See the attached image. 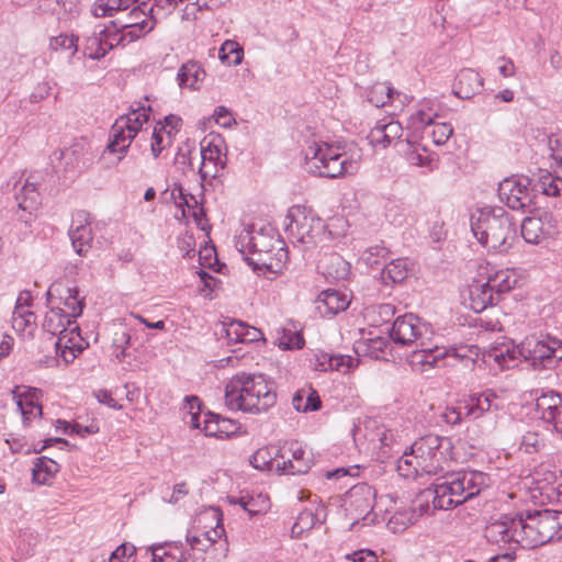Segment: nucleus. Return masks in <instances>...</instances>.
<instances>
[{
	"instance_id": "obj_1",
	"label": "nucleus",
	"mask_w": 562,
	"mask_h": 562,
	"mask_svg": "<svg viewBox=\"0 0 562 562\" xmlns=\"http://www.w3.org/2000/svg\"><path fill=\"white\" fill-rule=\"evenodd\" d=\"M273 385L262 373H237L225 386V405L235 412L266 413L277 403Z\"/></svg>"
},
{
	"instance_id": "obj_2",
	"label": "nucleus",
	"mask_w": 562,
	"mask_h": 562,
	"mask_svg": "<svg viewBox=\"0 0 562 562\" xmlns=\"http://www.w3.org/2000/svg\"><path fill=\"white\" fill-rule=\"evenodd\" d=\"M390 337L395 344L415 348L411 356V363L414 367H437L439 358L446 353L432 342L431 326L413 314L398 316L393 323Z\"/></svg>"
},
{
	"instance_id": "obj_3",
	"label": "nucleus",
	"mask_w": 562,
	"mask_h": 562,
	"mask_svg": "<svg viewBox=\"0 0 562 562\" xmlns=\"http://www.w3.org/2000/svg\"><path fill=\"white\" fill-rule=\"evenodd\" d=\"M487 474L475 470L446 472L436 479L434 486V509L448 510L463 504L488 487Z\"/></svg>"
},
{
	"instance_id": "obj_4",
	"label": "nucleus",
	"mask_w": 562,
	"mask_h": 562,
	"mask_svg": "<svg viewBox=\"0 0 562 562\" xmlns=\"http://www.w3.org/2000/svg\"><path fill=\"white\" fill-rule=\"evenodd\" d=\"M471 229L488 251L507 252L517 235L513 217L503 207H485L471 218Z\"/></svg>"
},
{
	"instance_id": "obj_5",
	"label": "nucleus",
	"mask_w": 562,
	"mask_h": 562,
	"mask_svg": "<svg viewBox=\"0 0 562 562\" xmlns=\"http://www.w3.org/2000/svg\"><path fill=\"white\" fill-rule=\"evenodd\" d=\"M305 164L308 172L330 179L353 175L359 169V161L339 144L327 142L311 143L305 150Z\"/></svg>"
},
{
	"instance_id": "obj_6",
	"label": "nucleus",
	"mask_w": 562,
	"mask_h": 562,
	"mask_svg": "<svg viewBox=\"0 0 562 562\" xmlns=\"http://www.w3.org/2000/svg\"><path fill=\"white\" fill-rule=\"evenodd\" d=\"M520 547L533 549L562 539V510L536 509L520 513Z\"/></svg>"
},
{
	"instance_id": "obj_7",
	"label": "nucleus",
	"mask_w": 562,
	"mask_h": 562,
	"mask_svg": "<svg viewBox=\"0 0 562 562\" xmlns=\"http://www.w3.org/2000/svg\"><path fill=\"white\" fill-rule=\"evenodd\" d=\"M149 111V106L142 105L114 122L110 133V143L102 154L103 159H110V162L117 164L125 157L131 143L142 131L143 125L147 123Z\"/></svg>"
},
{
	"instance_id": "obj_8",
	"label": "nucleus",
	"mask_w": 562,
	"mask_h": 562,
	"mask_svg": "<svg viewBox=\"0 0 562 562\" xmlns=\"http://www.w3.org/2000/svg\"><path fill=\"white\" fill-rule=\"evenodd\" d=\"M284 227L291 241L294 245L300 244L303 249L316 246L327 239L329 235L324 221L311 209L301 205L289 209Z\"/></svg>"
},
{
	"instance_id": "obj_9",
	"label": "nucleus",
	"mask_w": 562,
	"mask_h": 562,
	"mask_svg": "<svg viewBox=\"0 0 562 562\" xmlns=\"http://www.w3.org/2000/svg\"><path fill=\"white\" fill-rule=\"evenodd\" d=\"M411 448L422 464V474L438 475L448 460L451 441L449 438L429 434L416 440Z\"/></svg>"
},
{
	"instance_id": "obj_10",
	"label": "nucleus",
	"mask_w": 562,
	"mask_h": 562,
	"mask_svg": "<svg viewBox=\"0 0 562 562\" xmlns=\"http://www.w3.org/2000/svg\"><path fill=\"white\" fill-rule=\"evenodd\" d=\"M280 246V238L272 229H244L236 238L235 247L255 270L259 265H267V254Z\"/></svg>"
},
{
	"instance_id": "obj_11",
	"label": "nucleus",
	"mask_w": 562,
	"mask_h": 562,
	"mask_svg": "<svg viewBox=\"0 0 562 562\" xmlns=\"http://www.w3.org/2000/svg\"><path fill=\"white\" fill-rule=\"evenodd\" d=\"M522 352L535 369H551L562 359V342L550 336L546 339L531 336L522 341Z\"/></svg>"
},
{
	"instance_id": "obj_12",
	"label": "nucleus",
	"mask_w": 562,
	"mask_h": 562,
	"mask_svg": "<svg viewBox=\"0 0 562 562\" xmlns=\"http://www.w3.org/2000/svg\"><path fill=\"white\" fill-rule=\"evenodd\" d=\"M498 196L512 210H529L533 202L530 179L517 176L504 179L498 184Z\"/></svg>"
},
{
	"instance_id": "obj_13",
	"label": "nucleus",
	"mask_w": 562,
	"mask_h": 562,
	"mask_svg": "<svg viewBox=\"0 0 562 562\" xmlns=\"http://www.w3.org/2000/svg\"><path fill=\"white\" fill-rule=\"evenodd\" d=\"M279 449L280 462L277 463V474H304L311 469L312 458L300 442H285Z\"/></svg>"
},
{
	"instance_id": "obj_14",
	"label": "nucleus",
	"mask_w": 562,
	"mask_h": 562,
	"mask_svg": "<svg viewBox=\"0 0 562 562\" xmlns=\"http://www.w3.org/2000/svg\"><path fill=\"white\" fill-rule=\"evenodd\" d=\"M222 514L217 508H210L209 510L202 513L199 517V521H211L215 522L214 527H211L209 530H199L193 529L189 531L187 535V542L191 547L192 550H198L205 552L209 548H211L221 537L224 535L225 530L221 522Z\"/></svg>"
},
{
	"instance_id": "obj_15",
	"label": "nucleus",
	"mask_w": 562,
	"mask_h": 562,
	"mask_svg": "<svg viewBox=\"0 0 562 562\" xmlns=\"http://www.w3.org/2000/svg\"><path fill=\"white\" fill-rule=\"evenodd\" d=\"M558 233L557 221L551 213L528 216L521 223V236L529 244H540Z\"/></svg>"
},
{
	"instance_id": "obj_16",
	"label": "nucleus",
	"mask_w": 562,
	"mask_h": 562,
	"mask_svg": "<svg viewBox=\"0 0 562 562\" xmlns=\"http://www.w3.org/2000/svg\"><path fill=\"white\" fill-rule=\"evenodd\" d=\"M519 522H521L520 514L517 516L502 515L486 525L484 536L492 543L516 542L520 546Z\"/></svg>"
},
{
	"instance_id": "obj_17",
	"label": "nucleus",
	"mask_w": 562,
	"mask_h": 562,
	"mask_svg": "<svg viewBox=\"0 0 562 562\" xmlns=\"http://www.w3.org/2000/svg\"><path fill=\"white\" fill-rule=\"evenodd\" d=\"M201 166L199 173L202 181L215 179L222 176V171L226 166V156L222 155L220 144L210 140L205 144V139L201 143L200 149Z\"/></svg>"
},
{
	"instance_id": "obj_18",
	"label": "nucleus",
	"mask_w": 562,
	"mask_h": 562,
	"mask_svg": "<svg viewBox=\"0 0 562 562\" xmlns=\"http://www.w3.org/2000/svg\"><path fill=\"white\" fill-rule=\"evenodd\" d=\"M12 397L22 415L24 426L42 415V406L38 403L41 391L30 386H15Z\"/></svg>"
},
{
	"instance_id": "obj_19",
	"label": "nucleus",
	"mask_w": 562,
	"mask_h": 562,
	"mask_svg": "<svg viewBox=\"0 0 562 562\" xmlns=\"http://www.w3.org/2000/svg\"><path fill=\"white\" fill-rule=\"evenodd\" d=\"M536 408L541 419L562 435V395L554 391L543 392L536 397Z\"/></svg>"
},
{
	"instance_id": "obj_20",
	"label": "nucleus",
	"mask_w": 562,
	"mask_h": 562,
	"mask_svg": "<svg viewBox=\"0 0 562 562\" xmlns=\"http://www.w3.org/2000/svg\"><path fill=\"white\" fill-rule=\"evenodd\" d=\"M125 31L139 29L142 32L139 38L149 33L155 26V19L153 15V7L150 2L142 1L137 7L133 8L124 20H115Z\"/></svg>"
},
{
	"instance_id": "obj_21",
	"label": "nucleus",
	"mask_w": 562,
	"mask_h": 562,
	"mask_svg": "<svg viewBox=\"0 0 562 562\" xmlns=\"http://www.w3.org/2000/svg\"><path fill=\"white\" fill-rule=\"evenodd\" d=\"M15 199L18 202L19 210L21 214L18 213V218L25 224H30L34 220V212L41 204V196L37 190V183L35 181H31L26 179L23 187L15 194Z\"/></svg>"
},
{
	"instance_id": "obj_22",
	"label": "nucleus",
	"mask_w": 562,
	"mask_h": 562,
	"mask_svg": "<svg viewBox=\"0 0 562 562\" xmlns=\"http://www.w3.org/2000/svg\"><path fill=\"white\" fill-rule=\"evenodd\" d=\"M522 358L525 360V353L522 352V341L518 346H503L499 348H493L483 353V362L491 364L494 362L501 369H510L517 364V360Z\"/></svg>"
},
{
	"instance_id": "obj_23",
	"label": "nucleus",
	"mask_w": 562,
	"mask_h": 562,
	"mask_svg": "<svg viewBox=\"0 0 562 562\" xmlns=\"http://www.w3.org/2000/svg\"><path fill=\"white\" fill-rule=\"evenodd\" d=\"M45 331L57 336L64 331L69 330L70 334L79 330L76 321L71 319L69 315L60 307H52L45 315L43 322Z\"/></svg>"
},
{
	"instance_id": "obj_24",
	"label": "nucleus",
	"mask_w": 562,
	"mask_h": 562,
	"mask_svg": "<svg viewBox=\"0 0 562 562\" xmlns=\"http://www.w3.org/2000/svg\"><path fill=\"white\" fill-rule=\"evenodd\" d=\"M100 29L102 36L104 37L105 49L108 52L116 46H125L126 44L138 40L139 34L142 33L139 29L125 31L116 21H111V24L108 26L100 25Z\"/></svg>"
},
{
	"instance_id": "obj_25",
	"label": "nucleus",
	"mask_w": 562,
	"mask_h": 562,
	"mask_svg": "<svg viewBox=\"0 0 562 562\" xmlns=\"http://www.w3.org/2000/svg\"><path fill=\"white\" fill-rule=\"evenodd\" d=\"M483 87V78L471 68H464L457 75L453 93L460 99H470Z\"/></svg>"
},
{
	"instance_id": "obj_26",
	"label": "nucleus",
	"mask_w": 562,
	"mask_h": 562,
	"mask_svg": "<svg viewBox=\"0 0 562 562\" xmlns=\"http://www.w3.org/2000/svg\"><path fill=\"white\" fill-rule=\"evenodd\" d=\"M80 329L70 334L69 330L57 335L55 342L56 353L65 361L66 364L71 363L77 356L83 350Z\"/></svg>"
},
{
	"instance_id": "obj_27",
	"label": "nucleus",
	"mask_w": 562,
	"mask_h": 562,
	"mask_svg": "<svg viewBox=\"0 0 562 562\" xmlns=\"http://www.w3.org/2000/svg\"><path fill=\"white\" fill-rule=\"evenodd\" d=\"M469 306L475 313H481L494 303L496 296L488 283L482 280L473 281L468 289Z\"/></svg>"
},
{
	"instance_id": "obj_28",
	"label": "nucleus",
	"mask_w": 562,
	"mask_h": 562,
	"mask_svg": "<svg viewBox=\"0 0 562 562\" xmlns=\"http://www.w3.org/2000/svg\"><path fill=\"white\" fill-rule=\"evenodd\" d=\"M205 76V70L199 63L189 60L180 67L177 80L180 88L199 90Z\"/></svg>"
},
{
	"instance_id": "obj_29",
	"label": "nucleus",
	"mask_w": 562,
	"mask_h": 562,
	"mask_svg": "<svg viewBox=\"0 0 562 562\" xmlns=\"http://www.w3.org/2000/svg\"><path fill=\"white\" fill-rule=\"evenodd\" d=\"M79 217H82L80 224L69 231V237L76 252L80 256H85L92 245V231L86 213H79Z\"/></svg>"
},
{
	"instance_id": "obj_30",
	"label": "nucleus",
	"mask_w": 562,
	"mask_h": 562,
	"mask_svg": "<svg viewBox=\"0 0 562 562\" xmlns=\"http://www.w3.org/2000/svg\"><path fill=\"white\" fill-rule=\"evenodd\" d=\"M322 273L334 280H345L350 273V265L338 254H330L318 262Z\"/></svg>"
},
{
	"instance_id": "obj_31",
	"label": "nucleus",
	"mask_w": 562,
	"mask_h": 562,
	"mask_svg": "<svg viewBox=\"0 0 562 562\" xmlns=\"http://www.w3.org/2000/svg\"><path fill=\"white\" fill-rule=\"evenodd\" d=\"M151 562H188L180 542H166L149 548Z\"/></svg>"
},
{
	"instance_id": "obj_32",
	"label": "nucleus",
	"mask_w": 562,
	"mask_h": 562,
	"mask_svg": "<svg viewBox=\"0 0 562 562\" xmlns=\"http://www.w3.org/2000/svg\"><path fill=\"white\" fill-rule=\"evenodd\" d=\"M280 449L277 446H265L259 448L251 457L250 464L260 471H269L277 473V463L279 459Z\"/></svg>"
},
{
	"instance_id": "obj_33",
	"label": "nucleus",
	"mask_w": 562,
	"mask_h": 562,
	"mask_svg": "<svg viewBox=\"0 0 562 562\" xmlns=\"http://www.w3.org/2000/svg\"><path fill=\"white\" fill-rule=\"evenodd\" d=\"M495 398L496 395L492 392L471 395L463 404L465 416L472 418L481 417L485 412H488L492 408L493 401Z\"/></svg>"
},
{
	"instance_id": "obj_34",
	"label": "nucleus",
	"mask_w": 562,
	"mask_h": 562,
	"mask_svg": "<svg viewBox=\"0 0 562 562\" xmlns=\"http://www.w3.org/2000/svg\"><path fill=\"white\" fill-rule=\"evenodd\" d=\"M317 303L318 310H322L321 304H323L324 313L337 314L345 311L349 306L350 301L346 294L328 289L319 294Z\"/></svg>"
},
{
	"instance_id": "obj_35",
	"label": "nucleus",
	"mask_w": 562,
	"mask_h": 562,
	"mask_svg": "<svg viewBox=\"0 0 562 562\" xmlns=\"http://www.w3.org/2000/svg\"><path fill=\"white\" fill-rule=\"evenodd\" d=\"M407 150L406 159L407 161L417 167H425L428 170H432L437 167L438 157L434 154L428 153V150L420 145H413L411 142H407Z\"/></svg>"
},
{
	"instance_id": "obj_36",
	"label": "nucleus",
	"mask_w": 562,
	"mask_h": 562,
	"mask_svg": "<svg viewBox=\"0 0 562 562\" xmlns=\"http://www.w3.org/2000/svg\"><path fill=\"white\" fill-rule=\"evenodd\" d=\"M412 119L425 126L434 125L431 138L436 145H443L453 133V128L449 123H434L431 116L424 111H419L416 116Z\"/></svg>"
},
{
	"instance_id": "obj_37",
	"label": "nucleus",
	"mask_w": 562,
	"mask_h": 562,
	"mask_svg": "<svg viewBox=\"0 0 562 562\" xmlns=\"http://www.w3.org/2000/svg\"><path fill=\"white\" fill-rule=\"evenodd\" d=\"M485 281L488 283L491 291L497 297L499 294L512 290L517 282V278L513 271L506 269L490 273Z\"/></svg>"
},
{
	"instance_id": "obj_38",
	"label": "nucleus",
	"mask_w": 562,
	"mask_h": 562,
	"mask_svg": "<svg viewBox=\"0 0 562 562\" xmlns=\"http://www.w3.org/2000/svg\"><path fill=\"white\" fill-rule=\"evenodd\" d=\"M408 276V261L405 258H397L390 261L381 271V280L384 284L403 282Z\"/></svg>"
},
{
	"instance_id": "obj_39",
	"label": "nucleus",
	"mask_w": 562,
	"mask_h": 562,
	"mask_svg": "<svg viewBox=\"0 0 562 562\" xmlns=\"http://www.w3.org/2000/svg\"><path fill=\"white\" fill-rule=\"evenodd\" d=\"M233 426L231 419L220 418L218 415L209 413L204 416L202 431L205 436L226 438L232 432L228 427Z\"/></svg>"
},
{
	"instance_id": "obj_40",
	"label": "nucleus",
	"mask_w": 562,
	"mask_h": 562,
	"mask_svg": "<svg viewBox=\"0 0 562 562\" xmlns=\"http://www.w3.org/2000/svg\"><path fill=\"white\" fill-rule=\"evenodd\" d=\"M535 188L548 196H562V176L554 177L547 170H540Z\"/></svg>"
},
{
	"instance_id": "obj_41",
	"label": "nucleus",
	"mask_w": 562,
	"mask_h": 562,
	"mask_svg": "<svg viewBox=\"0 0 562 562\" xmlns=\"http://www.w3.org/2000/svg\"><path fill=\"white\" fill-rule=\"evenodd\" d=\"M439 349L446 351V353L439 358V361L447 360V364H453L451 360H459L465 362L467 366L469 362L475 363L480 353V350L476 346H460L458 348L451 349H447L446 347H439Z\"/></svg>"
},
{
	"instance_id": "obj_42",
	"label": "nucleus",
	"mask_w": 562,
	"mask_h": 562,
	"mask_svg": "<svg viewBox=\"0 0 562 562\" xmlns=\"http://www.w3.org/2000/svg\"><path fill=\"white\" fill-rule=\"evenodd\" d=\"M58 470L59 464L54 460L46 457L37 458L32 470L33 481L38 484H47Z\"/></svg>"
},
{
	"instance_id": "obj_43",
	"label": "nucleus",
	"mask_w": 562,
	"mask_h": 562,
	"mask_svg": "<svg viewBox=\"0 0 562 562\" xmlns=\"http://www.w3.org/2000/svg\"><path fill=\"white\" fill-rule=\"evenodd\" d=\"M278 346L283 349H301L304 346V338L301 331L293 325L292 327H281L277 329Z\"/></svg>"
},
{
	"instance_id": "obj_44",
	"label": "nucleus",
	"mask_w": 562,
	"mask_h": 562,
	"mask_svg": "<svg viewBox=\"0 0 562 562\" xmlns=\"http://www.w3.org/2000/svg\"><path fill=\"white\" fill-rule=\"evenodd\" d=\"M267 265H259L257 270L266 269L269 272H280L288 261V249L283 240L280 239V246H276L267 254Z\"/></svg>"
},
{
	"instance_id": "obj_45",
	"label": "nucleus",
	"mask_w": 562,
	"mask_h": 562,
	"mask_svg": "<svg viewBox=\"0 0 562 562\" xmlns=\"http://www.w3.org/2000/svg\"><path fill=\"white\" fill-rule=\"evenodd\" d=\"M218 58L228 66H237L244 58V49L237 42L227 40L220 47Z\"/></svg>"
},
{
	"instance_id": "obj_46",
	"label": "nucleus",
	"mask_w": 562,
	"mask_h": 562,
	"mask_svg": "<svg viewBox=\"0 0 562 562\" xmlns=\"http://www.w3.org/2000/svg\"><path fill=\"white\" fill-rule=\"evenodd\" d=\"M106 53L104 37L102 36L100 25H98L92 35L86 40L85 54L91 59H100L104 57Z\"/></svg>"
},
{
	"instance_id": "obj_47",
	"label": "nucleus",
	"mask_w": 562,
	"mask_h": 562,
	"mask_svg": "<svg viewBox=\"0 0 562 562\" xmlns=\"http://www.w3.org/2000/svg\"><path fill=\"white\" fill-rule=\"evenodd\" d=\"M394 95H400V92L393 89L387 83H376L372 87L368 94V100L374 106L380 108L387 104L394 99Z\"/></svg>"
},
{
	"instance_id": "obj_48",
	"label": "nucleus",
	"mask_w": 562,
	"mask_h": 562,
	"mask_svg": "<svg viewBox=\"0 0 562 562\" xmlns=\"http://www.w3.org/2000/svg\"><path fill=\"white\" fill-rule=\"evenodd\" d=\"M397 472L403 477H417L423 476L422 474V464H419L418 459L412 452V450L407 453L405 452L397 460Z\"/></svg>"
},
{
	"instance_id": "obj_49",
	"label": "nucleus",
	"mask_w": 562,
	"mask_h": 562,
	"mask_svg": "<svg viewBox=\"0 0 562 562\" xmlns=\"http://www.w3.org/2000/svg\"><path fill=\"white\" fill-rule=\"evenodd\" d=\"M78 38L72 34H59L49 38V49L54 52L68 53L71 58L78 50Z\"/></svg>"
},
{
	"instance_id": "obj_50",
	"label": "nucleus",
	"mask_w": 562,
	"mask_h": 562,
	"mask_svg": "<svg viewBox=\"0 0 562 562\" xmlns=\"http://www.w3.org/2000/svg\"><path fill=\"white\" fill-rule=\"evenodd\" d=\"M36 316L33 312L29 311L25 306L20 304V299L18 300V305L15 306L12 314V327L15 330L23 331L30 327L35 325Z\"/></svg>"
},
{
	"instance_id": "obj_51",
	"label": "nucleus",
	"mask_w": 562,
	"mask_h": 562,
	"mask_svg": "<svg viewBox=\"0 0 562 562\" xmlns=\"http://www.w3.org/2000/svg\"><path fill=\"white\" fill-rule=\"evenodd\" d=\"M417 515L415 510L408 508L396 512L387 521V528L394 532H402L416 521Z\"/></svg>"
},
{
	"instance_id": "obj_52",
	"label": "nucleus",
	"mask_w": 562,
	"mask_h": 562,
	"mask_svg": "<svg viewBox=\"0 0 562 562\" xmlns=\"http://www.w3.org/2000/svg\"><path fill=\"white\" fill-rule=\"evenodd\" d=\"M138 0H99L94 9L97 16L112 15L114 11H124Z\"/></svg>"
},
{
	"instance_id": "obj_53",
	"label": "nucleus",
	"mask_w": 562,
	"mask_h": 562,
	"mask_svg": "<svg viewBox=\"0 0 562 562\" xmlns=\"http://www.w3.org/2000/svg\"><path fill=\"white\" fill-rule=\"evenodd\" d=\"M67 295L65 296V306L68 312L67 315L70 316L71 319L76 321L82 314L85 307V300L79 299V291L77 288H68L66 291Z\"/></svg>"
},
{
	"instance_id": "obj_54",
	"label": "nucleus",
	"mask_w": 562,
	"mask_h": 562,
	"mask_svg": "<svg viewBox=\"0 0 562 562\" xmlns=\"http://www.w3.org/2000/svg\"><path fill=\"white\" fill-rule=\"evenodd\" d=\"M389 257V250L382 245H375L367 248L362 255L361 260L371 268L382 265Z\"/></svg>"
},
{
	"instance_id": "obj_55",
	"label": "nucleus",
	"mask_w": 562,
	"mask_h": 562,
	"mask_svg": "<svg viewBox=\"0 0 562 562\" xmlns=\"http://www.w3.org/2000/svg\"><path fill=\"white\" fill-rule=\"evenodd\" d=\"M328 361V366L331 370L348 373L351 369L359 364V359L348 355H331V358H325Z\"/></svg>"
},
{
	"instance_id": "obj_56",
	"label": "nucleus",
	"mask_w": 562,
	"mask_h": 562,
	"mask_svg": "<svg viewBox=\"0 0 562 562\" xmlns=\"http://www.w3.org/2000/svg\"><path fill=\"white\" fill-rule=\"evenodd\" d=\"M131 344V336L125 330L116 331L112 341L115 358L122 362L127 357V348Z\"/></svg>"
},
{
	"instance_id": "obj_57",
	"label": "nucleus",
	"mask_w": 562,
	"mask_h": 562,
	"mask_svg": "<svg viewBox=\"0 0 562 562\" xmlns=\"http://www.w3.org/2000/svg\"><path fill=\"white\" fill-rule=\"evenodd\" d=\"M543 446V440L536 431H527L521 436L519 449L526 453L538 452Z\"/></svg>"
},
{
	"instance_id": "obj_58",
	"label": "nucleus",
	"mask_w": 562,
	"mask_h": 562,
	"mask_svg": "<svg viewBox=\"0 0 562 562\" xmlns=\"http://www.w3.org/2000/svg\"><path fill=\"white\" fill-rule=\"evenodd\" d=\"M368 139L373 147L386 148L392 144V139L389 138L387 132L382 126V123H376V125L370 131L368 135Z\"/></svg>"
},
{
	"instance_id": "obj_59",
	"label": "nucleus",
	"mask_w": 562,
	"mask_h": 562,
	"mask_svg": "<svg viewBox=\"0 0 562 562\" xmlns=\"http://www.w3.org/2000/svg\"><path fill=\"white\" fill-rule=\"evenodd\" d=\"M169 139L170 138H167V132H165V126H160V127H158V125L155 126V128L151 133V143H150L151 154L155 158H157L160 155V153L165 148L166 140H167V143H169Z\"/></svg>"
},
{
	"instance_id": "obj_60",
	"label": "nucleus",
	"mask_w": 562,
	"mask_h": 562,
	"mask_svg": "<svg viewBox=\"0 0 562 562\" xmlns=\"http://www.w3.org/2000/svg\"><path fill=\"white\" fill-rule=\"evenodd\" d=\"M316 521V516L312 510L302 512L292 527L293 535H301L303 531L311 529Z\"/></svg>"
},
{
	"instance_id": "obj_61",
	"label": "nucleus",
	"mask_w": 562,
	"mask_h": 562,
	"mask_svg": "<svg viewBox=\"0 0 562 562\" xmlns=\"http://www.w3.org/2000/svg\"><path fill=\"white\" fill-rule=\"evenodd\" d=\"M245 323L240 321H232L225 327L226 338L229 342H243L246 329Z\"/></svg>"
},
{
	"instance_id": "obj_62",
	"label": "nucleus",
	"mask_w": 562,
	"mask_h": 562,
	"mask_svg": "<svg viewBox=\"0 0 562 562\" xmlns=\"http://www.w3.org/2000/svg\"><path fill=\"white\" fill-rule=\"evenodd\" d=\"M5 443L9 446L12 453H22L23 452L25 454H30L33 451H36L35 448H32L31 446L27 445L25 437H23V436H14L11 434L5 439Z\"/></svg>"
},
{
	"instance_id": "obj_63",
	"label": "nucleus",
	"mask_w": 562,
	"mask_h": 562,
	"mask_svg": "<svg viewBox=\"0 0 562 562\" xmlns=\"http://www.w3.org/2000/svg\"><path fill=\"white\" fill-rule=\"evenodd\" d=\"M136 548L132 543H122L109 557V562H128L135 554Z\"/></svg>"
},
{
	"instance_id": "obj_64",
	"label": "nucleus",
	"mask_w": 562,
	"mask_h": 562,
	"mask_svg": "<svg viewBox=\"0 0 562 562\" xmlns=\"http://www.w3.org/2000/svg\"><path fill=\"white\" fill-rule=\"evenodd\" d=\"M549 149L551 151L550 156L558 168L555 172L562 176V139L559 137H550Z\"/></svg>"
}]
</instances>
